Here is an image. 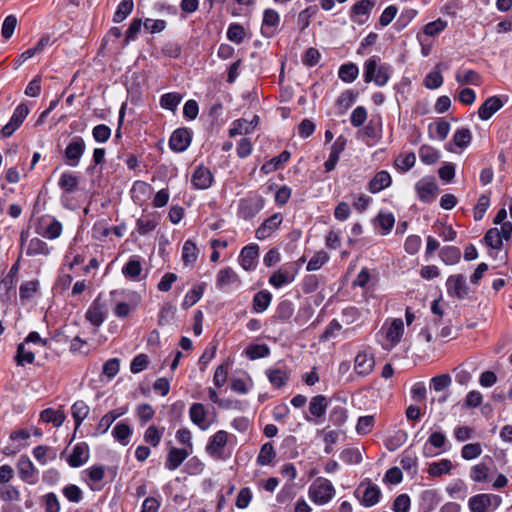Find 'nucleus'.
Here are the masks:
<instances>
[{"label":"nucleus","instance_id":"obj_19","mask_svg":"<svg viewBox=\"0 0 512 512\" xmlns=\"http://www.w3.org/2000/svg\"><path fill=\"white\" fill-rule=\"evenodd\" d=\"M346 142H347V140L345 138H343L342 136H340L333 143L329 157L324 163L326 172H331L332 170L335 169V167L339 161L340 154L344 151V149L346 147Z\"/></svg>","mask_w":512,"mask_h":512},{"label":"nucleus","instance_id":"obj_56","mask_svg":"<svg viewBox=\"0 0 512 512\" xmlns=\"http://www.w3.org/2000/svg\"><path fill=\"white\" fill-rule=\"evenodd\" d=\"M245 37V30L242 25L238 23H232L229 25L227 30V38L236 43L241 44Z\"/></svg>","mask_w":512,"mask_h":512},{"label":"nucleus","instance_id":"obj_8","mask_svg":"<svg viewBox=\"0 0 512 512\" xmlns=\"http://www.w3.org/2000/svg\"><path fill=\"white\" fill-rule=\"evenodd\" d=\"M107 316V307L101 301L100 295L92 302L85 313V318L94 326L99 327L105 321Z\"/></svg>","mask_w":512,"mask_h":512},{"label":"nucleus","instance_id":"obj_44","mask_svg":"<svg viewBox=\"0 0 512 512\" xmlns=\"http://www.w3.org/2000/svg\"><path fill=\"white\" fill-rule=\"evenodd\" d=\"M358 95H359V93L354 91V90H351V89L345 90L337 98L336 105L341 110L346 111L347 109H349L354 104V102L358 98Z\"/></svg>","mask_w":512,"mask_h":512},{"label":"nucleus","instance_id":"obj_62","mask_svg":"<svg viewBox=\"0 0 512 512\" xmlns=\"http://www.w3.org/2000/svg\"><path fill=\"white\" fill-rule=\"evenodd\" d=\"M92 136L98 143H105L111 136V129L105 124L96 125L92 129Z\"/></svg>","mask_w":512,"mask_h":512},{"label":"nucleus","instance_id":"obj_22","mask_svg":"<svg viewBox=\"0 0 512 512\" xmlns=\"http://www.w3.org/2000/svg\"><path fill=\"white\" fill-rule=\"evenodd\" d=\"M374 7V2L371 0H361L355 3L351 7L350 18L353 22L363 24L365 19H361L360 16H368Z\"/></svg>","mask_w":512,"mask_h":512},{"label":"nucleus","instance_id":"obj_27","mask_svg":"<svg viewBox=\"0 0 512 512\" xmlns=\"http://www.w3.org/2000/svg\"><path fill=\"white\" fill-rule=\"evenodd\" d=\"M470 512H492L487 493L476 494L468 501Z\"/></svg>","mask_w":512,"mask_h":512},{"label":"nucleus","instance_id":"obj_25","mask_svg":"<svg viewBox=\"0 0 512 512\" xmlns=\"http://www.w3.org/2000/svg\"><path fill=\"white\" fill-rule=\"evenodd\" d=\"M206 410L203 404L193 403L189 409V416L191 421L197 425L201 430H206L209 424L206 423Z\"/></svg>","mask_w":512,"mask_h":512},{"label":"nucleus","instance_id":"obj_55","mask_svg":"<svg viewBox=\"0 0 512 512\" xmlns=\"http://www.w3.org/2000/svg\"><path fill=\"white\" fill-rule=\"evenodd\" d=\"M35 360V355L32 351H25L24 343L17 346L15 361L18 366H24L25 363L32 364Z\"/></svg>","mask_w":512,"mask_h":512},{"label":"nucleus","instance_id":"obj_7","mask_svg":"<svg viewBox=\"0 0 512 512\" xmlns=\"http://www.w3.org/2000/svg\"><path fill=\"white\" fill-rule=\"evenodd\" d=\"M415 190L420 201L431 203L436 197L438 187L433 178H422L416 183Z\"/></svg>","mask_w":512,"mask_h":512},{"label":"nucleus","instance_id":"obj_35","mask_svg":"<svg viewBox=\"0 0 512 512\" xmlns=\"http://www.w3.org/2000/svg\"><path fill=\"white\" fill-rule=\"evenodd\" d=\"M400 464L404 470L415 475L418 470V459L414 452L405 450L401 455Z\"/></svg>","mask_w":512,"mask_h":512},{"label":"nucleus","instance_id":"obj_43","mask_svg":"<svg viewBox=\"0 0 512 512\" xmlns=\"http://www.w3.org/2000/svg\"><path fill=\"white\" fill-rule=\"evenodd\" d=\"M276 457V452L271 442H267L262 445L260 452L257 457V463L259 465H269Z\"/></svg>","mask_w":512,"mask_h":512},{"label":"nucleus","instance_id":"obj_14","mask_svg":"<svg viewBox=\"0 0 512 512\" xmlns=\"http://www.w3.org/2000/svg\"><path fill=\"white\" fill-rule=\"evenodd\" d=\"M503 105L504 103L499 96H490L479 107L478 116L481 120L486 121L499 111Z\"/></svg>","mask_w":512,"mask_h":512},{"label":"nucleus","instance_id":"obj_39","mask_svg":"<svg viewBox=\"0 0 512 512\" xmlns=\"http://www.w3.org/2000/svg\"><path fill=\"white\" fill-rule=\"evenodd\" d=\"M112 435L115 440L125 446L128 444L129 437L132 435V429L128 424L119 422L113 428Z\"/></svg>","mask_w":512,"mask_h":512},{"label":"nucleus","instance_id":"obj_42","mask_svg":"<svg viewBox=\"0 0 512 512\" xmlns=\"http://www.w3.org/2000/svg\"><path fill=\"white\" fill-rule=\"evenodd\" d=\"M455 79L457 83L464 85V84H474L479 85L481 81L480 75L472 69L464 70V71H458L455 75Z\"/></svg>","mask_w":512,"mask_h":512},{"label":"nucleus","instance_id":"obj_46","mask_svg":"<svg viewBox=\"0 0 512 512\" xmlns=\"http://www.w3.org/2000/svg\"><path fill=\"white\" fill-rule=\"evenodd\" d=\"M40 418L43 422L53 423L55 426L62 425L65 416L62 412L55 411L52 408H47L41 411Z\"/></svg>","mask_w":512,"mask_h":512},{"label":"nucleus","instance_id":"obj_26","mask_svg":"<svg viewBox=\"0 0 512 512\" xmlns=\"http://www.w3.org/2000/svg\"><path fill=\"white\" fill-rule=\"evenodd\" d=\"M272 301V294L268 290L258 291L252 300V308L256 313H262L267 310Z\"/></svg>","mask_w":512,"mask_h":512},{"label":"nucleus","instance_id":"obj_11","mask_svg":"<svg viewBox=\"0 0 512 512\" xmlns=\"http://www.w3.org/2000/svg\"><path fill=\"white\" fill-rule=\"evenodd\" d=\"M283 222V216L281 213H275L266 220L256 229L255 237L258 240H265L270 237Z\"/></svg>","mask_w":512,"mask_h":512},{"label":"nucleus","instance_id":"obj_53","mask_svg":"<svg viewBox=\"0 0 512 512\" xmlns=\"http://www.w3.org/2000/svg\"><path fill=\"white\" fill-rule=\"evenodd\" d=\"M420 160L427 165L435 164L439 160V154L433 147L423 145L419 149Z\"/></svg>","mask_w":512,"mask_h":512},{"label":"nucleus","instance_id":"obj_59","mask_svg":"<svg viewBox=\"0 0 512 512\" xmlns=\"http://www.w3.org/2000/svg\"><path fill=\"white\" fill-rule=\"evenodd\" d=\"M447 442H448V440H447L446 435L440 431L432 432L429 435L428 440H427V444H430L434 448L439 449L441 451L447 450V448H446Z\"/></svg>","mask_w":512,"mask_h":512},{"label":"nucleus","instance_id":"obj_24","mask_svg":"<svg viewBox=\"0 0 512 512\" xmlns=\"http://www.w3.org/2000/svg\"><path fill=\"white\" fill-rule=\"evenodd\" d=\"M188 456V450L172 447L168 451L165 467L170 471L176 470Z\"/></svg>","mask_w":512,"mask_h":512},{"label":"nucleus","instance_id":"obj_41","mask_svg":"<svg viewBox=\"0 0 512 512\" xmlns=\"http://www.w3.org/2000/svg\"><path fill=\"white\" fill-rule=\"evenodd\" d=\"M133 8V0H122L116 8V11L113 16V22L120 23L123 20H125L133 11Z\"/></svg>","mask_w":512,"mask_h":512},{"label":"nucleus","instance_id":"obj_52","mask_svg":"<svg viewBox=\"0 0 512 512\" xmlns=\"http://www.w3.org/2000/svg\"><path fill=\"white\" fill-rule=\"evenodd\" d=\"M472 140L471 131L468 128L458 129L453 135V143L459 148H466Z\"/></svg>","mask_w":512,"mask_h":512},{"label":"nucleus","instance_id":"obj_50","mask_svg":"<svg viewBox=\"0 0 512 512\" xmlns=\"http://www.w3.org/2000/svg\"><path fill=\"white\" fill-rule=\"evenodd\" d=\"M16 293V280L8 277L7 275L0 281V299L8 300L10 294Z\"/></svg>","mask_w":512,"mask_h":512},{"label":"nucleus","instance_id":"obj_17","mask_svg":"<svg viewBox=\"0 0 512 512\" xmlns=\"http://www.w3.org/2000/svg\"><path fill=\"white\" fill-rule=\"evenodd\" d=\"M258 256L259 246L257 244L247 245L241 250L240 265L244 270L250 271L255 268Z\"/></svg>","mask_w":512,"mask_h":512},{"label":"nucleus","instance_id":"obj_5","mask_svg":"<svg viewBox=\"0 0 512 512\" xmlns=\"http://www.w3.org/2000/svg\"><path fill=\"white\" fill-rule=\"evenodd\" d=\"M29 114V108L26 104L21 103L19 104L11 118L10 121L3 126V128L0 131V135L3 138H8L13 135V133L22 125L24 120L26 119L27 115Z\"/></svg>","mask_w":512,"mask_h":512},{"label":"nucleus","instance_id":"obj_64","mask_svg":"<svg viewBox=\"0 0 512 512\" xmlns=\"http://www.w3.org/2000/svg\"><path fill=\"white\" fill-rule=\"evenodd\" d=\"M410 505V497L407 494H400L395 498L392 510L394 512H409Z\"/></svg>","mask_w":512,"mask_h":512},{"label":"nucleus","instance_id":"obj_49","mask_svg":"<svg viewBox=\"0 0 512 512\" xmlns=\"http://www.w3.org/2000/svg\"><path fill=\"white\" fill-rule=\"evenodd\" d=\"M164 433V428L158 429L155 425H150L144 433V441L153 447H156L161 442Z\"/></svg>","mask_w":512,"mask_h":512},{"label":"nucleus","instance_id":"obj_1","mask_svg":"<svg viewBox=\"0 0 512 512\" xmlns=\"http://www.w3.org/2000/svg\"><path fill=\"white\" fill-rule=\"evenodd\" d=\"M380 58L372 56L364 63L363 78L366 83L374 82L375 85L385 86L391 74V67L387 64L378 65Z\"/></svg>","mask_w":512,"mask_h":512},{"label":"nucleus","instance_id":"obj_63","mask_svg":"<svg viewBox=\"0 0 512 512\" xmlns=\"http://www.w3.org/2000/svg\"><path fill=\"white\" fill-rule=\"evenodd\" d=\"M290 282L291 277L289 272L287 271L278 270L274 272L269 278V283L275 288H280Z\"/></svg>","mask_w":512,"mask_h":512},{"label":"nucleus","instance_id":"obj_60","mask_svg":"<svg viewBox=\"0 0 512 512\" xmlns=\"http://www.w3.org/2000/svg\"><path fill=\"white\" fill-rule=\"evenodd\" d=\"M329 260L328 254L321 250L318 251L308 262L307 271H316L320 269Z\"/></svg>","mask_w":512,"mask_h":512},{"label":"nucleus","instance_id":"obj_31","mask_svg":"<svg viewBox=\"0 0 512 512\" xmlns=\"http://www.w3.org/2000/svg\"><path fill=\"white\" fill-rule=\"evenodd\" d=\"M50 253V249L47 245V243L40 238H32L29 241L26 255L27 256H37V255H44L47 256Z\"/></svg>","mask_w":512,"mask_h":512},{"label":"nucleus","instance_id":"obj_48","mask_svg":"<svg viewBox=\"0 0 512 512\" xmlns=\"http://www.w3.org/2000/svg\"><path fill=\"white\" fill-rule=\"evenodd\" d=\"M181 100L182 96L179 93L170 92L161 96L160 105L164 109L175 111Z\"/></svg>","mask_w":512,"mask_h":512},{"label":"nucleus","instance_id":"obj_33","mask_svg":"<svg viewBox=\"0 0 512 512\" xmlns=\"http://www.w3.org/2000/svg\"><path fill=\"white\" fill-rule=\"evenodd\" d=\"M439 257L446 265H454L460 261L461 251L455 246H445L440 250Z\"/></svg>","mask_w":512,"mask_h":512},{"label":"nucleus","instance_id":"obj_34","mask_svg":"<svg viewBox=\"0 0 512 512\" xmlns=\"http://www.w3.org/2000/svg\"><path fill=\"white\" fill-rule=\"evenodd\" d=\"M205 284H199L195 287H193L184 297V300L182 302V308L184 310L189 309L193 305H195L203 296L204 293Z\"/></svg>","mask_w":512,"mask_h":512},{"label":"nucleus","instance_id":"obj_61","mask_svg":"<svg viewBox=\"0 0 512 512\" xmlns=\"http://www.w3.org/2000/svg\"><path fill=\"white\" fill-rule=\"evenodd\" d=\"M482 453L480 443H469L462 447L461 456L465 460H472L479 457Z\"/></svg>","mask_w":512,"mask_h":512},{"label":"nucleus","instance_id":"obj_2","mask_svg":"<svg viewBox=\"0 0 512 512\" xmlns=\"http://www.w3.org/2000/svg\"><path fill=\"white\" fill-rule=\"evenodd\" d=\"M264 204L265 199L261 195L250 193L239 200L237 215L244 220H250L264 208Z\"/></svg>","mask_w":512,"mask_h":512},{"label":"nucleus","instance_id":"obj_23","mask_svg":"<svg viewBox=\"0 0 512 512\" xmlns=\"http://www.w3.org/2000/svg\"><path fill=\"white\" fill-rule=\"evenodd\" d=\"M392 183L391 176L388 171L381 170L377 172L368 183V190L372 194H376L383 189L389 187Z\"/></svg>","mask_w":512,"mask_h":512},{"label":"nucleus","instance_id":"obj_10","mask_svg":"<svg viewBox=\"0 0 512 512\" xmlns=\"http://www.w3.org/2000/svg\"><path fill=\"white\" fill-rule=\"evenodd\" d=\"M191 140L192 132L188 128H178L169 139V147L174 152H183L189 147Z\"/></svg>","mask_w":512,"mask_h":512},{"label":"nucleus","instance_id":"obj_4","mask_svg":"<svg viewBox=\"0 0 512 512\" xmlns=\"http://www.w3.org/2000/svg\"><path fill=\"white\" fill-rule=\"evenodd\" d=\"M86 150L85 141L81 136H75L64 151L65 163L70 167H76Z\"/></svg>","mask_w":512,"mask_h":512},{"label":"nucleus","instance_id":"obj_21","mask_svg":"<svg viewBox=\"0 0 512 512\" xmlns=\"http://www.w3.org/2000/svg\"><path fill=\"white\" fill-rule=\"evenodd\" d=\"M228 441V433L224 430L217 431L206 446V451L211 456H220Z\"/></svg>","mask_w":512,"mask_h":512},{"label":"nucleus","instance_id":"obj_58","mask_svg":"<svg viewBox=\"0 0 512 512\" xmlns=\"http://www.w3.org/2000/svg\"><path fill=\"white\" fill-rule=\"evenodd\" d=\"M446 491L451 497L464 499L467 494V486L462 480H456L447 486Z\"/></svg>","mask_w":512,"mask_h":512},{"label":"nucleus","instance_id":"obj_6","mask_svg":"<svg viewBox=\"0 0 512 512\" xmlns=\"http://www.w3.org/2000/svg\"><path fill=\"white\" fill-rule=\"evenodd\" d=\"M446 289L449 296L459 300L466 299L469 294V287L462 274L450 275L446 281Z\"/></svg>","mask_w":512,"mask_h":512},{"label":"nucleus","instance_id":"obj_16","mask_svg":"<svg viewBox=\"0 0 512 512\" xmlns=\"http://www.w3.org/2000/svg\"><path fill=\"white\" fill-rule=\"evenodd\" d=\"M375 367V359L372 354L359 352L354 359V370L359 376L369 375Z\"/></svg>","mask_w":512,"mask_h":512},{"label":"nucleus","instance_id":"obj_9","mask_svg":"<svg viewBox=\"0 0 512 512\" xmlns=\"http://www.w3.org/2000/svg\"><path fill=\"white\" fill-rule=\"evenodd\" d=\"M20 479L28 484H35L38 480V471L27 455H21L17 462Z\"/></svg>","mask_w":512,"mask_h":512},{"label":"nucleus","instance_id":"obj_28","mask_svg":"<svg viewBox=\"0 0 512 512\" xmlns=\"http://www.w3.org/2000/svg\"><path fill=\"white\" fill-rule=\"evenodd\" d=\"M403 333L404 324L402 319H394L386 332V338L392 347L400 342Z\"/></svg>","mask_w":512,"mask_h":512},{"label":"nucleus","instance_id":"obj_57","mask_svg":"<svg viewBox=\"0 0 512 512\" xmlns=\"http://www.w3.org/2000/svg\"><path fill=\"white\" fill-rule=\"evenodd\" d=\"M415 162L416 156L413 152H410L405 155L398 156L395 160V166L402 172H407L415 165Z\"/></svg>","mask_w":512,"mask_h":512},{"label":"nucleus","instance_id":"obj_37","mask_svg":"<svg viewBox=\"0 0 512 512\" xmlns=\"http://www.w3.org/2000/svg\"><path fill=\"white\" fill-rule=\"evenodd\" d=\"M294 313V306L290 300L284 299L276 307L274 317L282 322L288 321Z\"/></svg>","mask_w":512,"mask_h":512},{"label":"nucleus","instance_id":"obj_45","mask_svg":"<svg viewBox=\"0 0 512 512\" xmlns=\"http://www.w3.org/2000/svg\"><path fill=\"white\" fill-rule=\"evenodd\" d=\"M499 234L498 228H490L483 237L484 243L492 249L500 250L503 242Z\"/></svg>","mask_w":512,"mask_h":512},{"label":"nucleus","instance_id":"obj_38","mask_svg":"<svg viewBox=\"0 0 512 512\" xmlns=\"http://www.w3.org/2000/svg\"><path fill=\"white\" fill-rule=\"evenodd\" d=\"M198 253L199 250L193 241H185L182 248V260L184 265L194 264L198 258Z\"/></svg>","mask_w":512,"mask_h":512},{"label":"nucleus","instance_id":"obj_32","mask_svg":"<svg viewBox=\"0 0 512 512\" xmlns=\"http://www.w3.org/2000/svg\"><path fill=\"white\" fill-rule=\"evenodd\" d=\"M359 75V68L356 64L350 62L340 66L338 70L339 78L345 83H352Z\"/></svg>","mask_w":512,"mask_h":512},{"label":"nucleus","instance_id":"obj_3","mask_svg":"<svg viewBox=\"0 0 512 512\" xmlns=\"http://www.w3.org/2000/svg\"><path fill=\"white\" fill-rule=\"evenodd\" d=\"M335 495L332 483L323 477L317 478L309 487L310 499L318 505L328 503Z\"/></svg>","mask_w":512,"mask_h":512},{"label":"nucleus","instance_id":"obj_47","mask_svg":"<svg viewBox=\"0 0 512 512\" xmlns=\"http://www.w3.org/2000/svg\"><path fill=\"white\" fill-rule=\"evenodd\" d=\"M246 355L250 360L265 358L270 355V348L266 344H252L246 349Z\"/></svg>","mask_w":512,"mask_h":512},{"label":"nucleus","instance_id":"obj_12","mask_svg":"<svg viewBox=\"0 0 512 512\" xmlns=\"http://www.w3.org/2000/svg\"><path fill=\"white\" fill-rule=\"evenodd\" d=\"M214 177L209 168L199 165L195 168L191 183L195 189L205 190L211 187Z\"/></svg>","mask_w":512,"mask_h":512},{"label":"nucleus","instance_id":"obj_51","mask_svg":"<svg viewBox=\"0 0 512 512\" xmlns=\"http://www.w3.org/2000/svg\"><path fill=\"white\" fill-rule=\"evenodd\" d=\"M142 266L139 260L130 259L122 268V273L126 278L136 279L140 276Z\"/></svg>","mask_w":512,"mask_h":512},{"label":"nucleus","instance_id":"obj_54","mask_svg":"<svg viewBox=\"0 0 512 512\" xmlns=\"http://www.w3.org/2000/svg\"><path fill=\"white\" fill-rule=\"evenodd\" d=\"M38 289V280H32L22 283L19 288L20 299L24 301L32 298V296L38 291Z\"/></svg>","mask_w":512,"mask_h":512},{"label":"nucleus","instance_id":"obj_13","mask_svg":"<svg viewBox=\"0 0 512 512\" xmlns=\"http://www.w3.org/2000/svg\"><path fill=\"white\" fill-rule=\"evenodd\" d=\"M363 487L364 491L361 501L362 504L365 507H372L376 505L379 502L381 496L380 488L376 484H373L369 479H366V481L361 482L357 491H359Z\"/></svg>","mask_w":512,"mask_h":512},{"label":"nucleus","instance_id":"obj_30","mask_svg":"<svg viewBox=\"0 0 512 512\" xmlns=\"http://www.w3.org/2000/svg\"><path fill=\"white\" fill-rule=\"evenodd\" d=\"M79 184V177L72 172H65L61 175L58 185L65 193H73Z\"/></svg>","mask_w":512,"mask_h":512},{"label":"nucleus","instance_id":"obj_40","mask_svg":"<svg viewBox=\"0 0 512 512\" xmlns=\"http://www.w3.org/2000/svg\"><path fill=\"white\" fill-rule=\"evenodd\" d=\"M267 377L275 388H281L286 385L289 375L287 372L277 368V369H269L266 371Z\"/></svg>","mask_w":512,"mask_h":512},{"label":"nucleus","instance_id":"obj_29","mask_svg":"<svg viewBox=\"0 0 512 512\" xmlns=\"http://www.w3.org/2000/svg\"><path fill=\"white\" fill-rule=\"evenodd\" d=\"M89 410L88 405L82 400H78L72 405L71 413L76 429L81 426L84 419L88 416Z\"/></svg>","mask_w":512,"mask_h":512},{"label":"nucleus","instance_id":"obj_20","mask_svg":"<svg viewBox=\"0 0 512 512\" xmlns=\"http://www.w3.org/2000/svg\"><path fill=\"white\" fill-rule=\"evenodd\" d=\"M239 285V276L231 267H225L219 270L216 277V287L225 290L230 285Z\"/></svg>","mask_w":512,"mask_h":512},{"label":"nucleus","instance_id":"obj_15","mask_svg":"<svg viewBox=\"0 0 512 512\" xmlns=\"http://www.w3.org/2000/svg\"><path fill=\"white\" fill-rule=\"evenodd\" d=\"M327 406V398L324 395H317L312 397L309 403V413L311 416L306 415V421L316 423V418H321L325 415Z\"/></svg>","mask_w":512,"mask_h":512},{"label":"nucleus","instance_id":"obj_36","mask_svg":"<svg viewBox=\"0 0 512 512\" xmlns=\"http://www.w3.org/2000/svg\"><path fill=\"white\" fill-rule=\"evenodd\" d=\"M453 468V464L449 459H441L438 462H432L429 464L428 473L433 477H440L444 474L450 473Z\"/></svg>","mask_w":512,"mask_h":512},{"label":"nucleus","instance_id":"obj_18","mask_svg":"<svg viewBox=\"0 0 512 512\" xmlns=\"http://www.w3.org/2000/svg\"><path fill=\"white\" fill-rule=\"evenodd\" d=\"M88 459L89 447L87 443L80 442L73 447L72 453L68 457L67 462L71 467L77 468L86 463Z\"/></svg>","mask_w":512,"mask_h":512}]
</instances>
